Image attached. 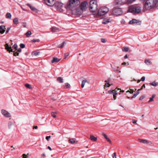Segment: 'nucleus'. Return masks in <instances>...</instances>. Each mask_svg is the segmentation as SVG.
<instances>
[{
	"mask_svg": "<svg viewBox=\"0 0 158 158\" xmlns=\"http://www.w3.org/2000/svg\"><path fill=\"white\" fill-rule=\"evenodd\" d=\"M111 22V20L110 19H104L103 20V21L102 22V23L103 24H106L108 23H109Z\"/></svg>",
	"mask_w": 158,
	"mask_h": 158,
	"instance_id": "20",
	"label": "nucleus"
},
{
	"mask_svg": "<svg viewBox=\"0 0 158 158\" xmlns=\"http://www.w3.org/2000/svg\"><path fill=\"white\" fill-rule=\"evenodd\" d=\"M1 113L5 117L8 118L11 116V114L4 109L2 110Z\"/></svg>",
	"mask_w": 158,
	"mask_h": 158,
	"instance_id": "9",
	"label": "nucleus"
},
{
	"mask_svg": "<svg viewBox=\"0 0 158 158\" xmlns=\"http://www.w3.org/2000/svg\"><path fill=\"white\" fill-rule=\"evenodd\" d=\"M101 41H102V42L103 43H104L106 42V40L104 39H101Z\"/></svg>",
	"mask_w": 158,
	"mask_h": 158,
	"instance_id": "51",
	"label": "nucleus"
},
{
	"mask_svg": "<svg viewBox=\"0 0 158 158\" xmlns=\"http://www.w3.org/2000/svg\"><path fill=\"white\" fill-rule=\"evenodd\" d=\"M25 86L26 87L29 89H31L32 88L31 86L30 85L28 84H25Z\"/></svg>",
	"mask_w": 158,
	"mask_h": 158,
	"instance_id": "37",
	"label": "nucleus"
},
{
	"mask_svg": "<svg viewBox=\"0 0 158 158\" xmlns=\"http://www.w3.org/2000/svg\"><path fill=\"white\" fill-rule=\"evenodd\" d=\"M65 44V42L64 41V42H63L61 44L59 45L58 46L57 48H62Z\"/></svg>",
	"mask_w": 158,
	"mask_h": 158,
	"instance_id": "35",
	"label": "nucleus"
},
{
	"mask_svg": "<svg viewBox=\"0 0 158 158\" xmlns=\"http://www.w3.org/2000/svg\"><path fill=\"white\" fill-rule=\"evenodd\" d=\"M150 85L154 86H156L158 85V83L154 81L151 83Z\"/></svg>",
	"mask_w": 158,
	"mask_h": 158,
	"instance_id": "32",
	"label": "nucleus"
},
{
	"mask_svg": "<svg viewBox=\"0 0 158 158\" xmlns=\"http://www.w3.org/2000/svg\"><path fill=\"white\" fill-rule=\"evenodd\" d=\"M80 3L79 0H69L66 7L67 9L72 11H74L76 10V7Z\"/></svg>",
	"mask_w": 158,
	"mask_h": 158,
	"instance_id": "1",
	"label": "nucleus"
},
{
	"mask_svg": "<svg viewBox=\"0 0 158 158\" xmlns=\"http://www.w3.org/2000/svg\"><path fill=\"white\" fill-rule=\"evenodd\" d=\"M32 34L31 32L30 31H28L25 34V35L27 37H29Z\"/></svg>",
	"mask_w": 158,
	"mask_h": 158,
	"instance_id": "33",
	"label": "nucleus"
},
{
	"mask_svg": "<svg viewBox=\"0 0 158 158\" xmlns=\"http://www.w3.org/2000/svg\"><path fill=\"white\" fill-rule=\"evenodd\" d=\"M137 95L136 94H134L133 96L131 98V99H132L133 98H135Z\"/></svg>",
	"mask_w": 158,
	"mask_h": 158,
	"instance_id": "44",
	"label": "nucleus"
},
{
	"mask_svg": "<svg viewBox=\"0 0 158 158\" xmlns=\"http://www.w3.org/2000/svg\"><path fill=\"white\" fill-rule=\"evenodd\" d=\"M45 3L47 5L51 6L54 5L55 0H44Z\"/></svg>",
	"mask_w": 158,
	"mask_h": 158,
	"instance_id": "11",
	"label": "nucleus"
},
{
	"mask_svg": "<svg viewBox=\"0 0 158 158\" xmlns=\"http://www.w3.org/2000/svg\"><path fill=\"white\" fill-rule=\"evenodd\" d=\"M112 90H110L109 91H108V93H109V94H111V93H112Z\"/></svg>",
	"mask_w": 158,
	"mask_h": 158,
	"instance_id": "62",
	"label": "nucleus"
},
{
	"mask_svg": "<svg viewBox=\"0 0 158 158\" xmlns=\"http://www.w3.org/2000/svg\"><path fill=\"white\" fill-rule=\"evenodd\" d=\"M20 46L21 48H24L25 47V45L22 44H20Z\"/></svg>",
	"mask_w": 158,
	"mask_h": 158,
	"instance_id": "42",
	"label": "nucleus"
},
{
	"mask_svg": "<svg viewBox=\"0 0 158 158\" xmlns=\"http://www.w3.org/2000/svg\"><path fill=\"white\" fill-rule=\"evenodd\" d=\"M126 62H123L122 64L123 65H126Z\"/></svg>",
	"mask_w": 158,
	"mask_h": 158,
	"instance_id": "64",
	"label": "nucleus"
},
{
	"mask_svg": "<svg viewBox=\"0 0 158 158\" xmlns=\"http://www.w3.org/2000/svg\"><path fill=\"white\" fill-rule=\"evenodd\" d=\"M127 57H128V56H127V55H126L124 56V58H125V59H127Z\"/></svg>",
	"mask_w": 158,
	"mask_h": 158,
	"instance_id": "60",
	"label": "nucleus"
},
{
	"mask_svg": "<svg viewBox=\"0 0 158 158\" xmlns=\"http://www.w3.org/2000/svg\"><path fill=\"white\" fill-rule=\"evenodd\" d=\"M41 156H45V153H43V154H42Z\"/></svg>",
	"mask_w": 158,
	"mask_h": 158,
	"instance_id": "63",
	"label": "nucleus"
},
{
	"mask_svg": "<svg viewBox=\"0 0 158 158\" xmlns=\"http://www.w3.org/2000/svg\"><path fill=\"white\" fill-rule=\"evenodd\" d=\"M97 1L96 0H91L89 2V9L90 11L94 12L98 9Z\"/></svg>",
	"mask_w": 158,
	"mask_h": 158,
	"instance_id": "3",
	"label": "nucleus"
},
{
	"mask_svg": "<svg viewBox=\"0 0 158 158\" xmlns=\"http://www.w3.org/2000/svg\"><path fill=\"white\" fill-rule=\"evenodd\" d=\"M52 115L54 118H56V115L54 114V112H52Z\"/></svg>",
	"mask_w": 158,
	"mask_h": 158,
	"instance_id": "46",
	"label": "nucleus"
},
{
	"mask_svg": "<svg viewBox=\"0 0 158 158\" xmlns=\"http://www.w3.org/2000/svg\"><path fill=\"white\" fill-rule=\"evenodd\" d=\"M54 5L58 11L61 12L62 10V7L63 5L62 3L59 2H57L55 3Z\"/></svg>",
	"mask_w": 158,
	"mask_h": 158,
	"instance_id": "8",
	"label": "nucleus"
},
{
	"mask_svg": "<svg viewBox=\"0 0 158 158\" xmlns=\"http://www.w3.org/2000/svg\"><path fill=\"white\" fill-rule=\"evenodd\" d=\"M137 122V120L135 119H133L132 120V123H133L135 124Z\"/></svg>",
	"mask_w": 158,
	"mask_h": 158,
	"instance_id": "50",
	"label": "nucleus"
},
{
	"mask_svg": "<svg viewBox=\"0 0 158 158\" xmlns=\"http://www.w3.org/2000/svg\"><path fill=\"white\" fill-rule=\"evenodd\" d=\"M28 155V154L27 155H26L25 154H23L22 155V156H23V158H27L28 156L27 155Z\"/></svg>",
	"mask_w": 158,
	"mask_h": 158,
	"instance_id": "41",
	"label": "nucleus"
},
{
	"mask_svg": "<svg viewBox=\"0 0 158 158\" xmlns=\"http://www.w3.org/2000/svg\"><path fill=\"white\" fill-rule=\"evenodd\" d=\"M39 52L38 51H34L32 53V55L33 56H37L39 55Z\"/></svg>",
	"mask_w": 158,
	"mask_h": 158,
	"instance_id": "27",
	"label": "nucleus"
},
{
	"mask_svg": "<svg viewBox=\"0 0 158 158\" xmlns=\"http://www.w3.org/2000/svg\"><path fill=\"white\" fill-rule=\"evenodd\" d=\"M129 24H137L140 25L141 23V21H139L135 19H133L132 20H130L129 22Z\"/></svg>",
	"mask_w": 158,
	"mask_h": 158,
	"instance_id": "12",
	"label": "nucleus"
},
{
	"mask_svg": "<svg viewBox=\"0 0 158 158\" xmlns=\"http://www.w3.org/2000/svg\"><path fill=\"white\" fill-rule=\"evenodd\" d=\"M157 1L156 0H147L144 4V8L146 10H150L156 7Z\"/></svg>",
	"mask_w": 158,
	"mask_h": 158,
	"instance_id": "2",
	"label": "nucleus"
},
{
	"mask_svg": "<svg viewBox=\"0 0 158 158\" xmlns=\"http://www.w3.org/2000/svg\"><path fill=\"white\" fill-rule=\"evenodd\" d=\"M86 83L89 84V82L86 79H85L82 81L81 85V87L82 88H83L84 87V85Z\"/></svg>",
	"mask_w": 158,
	"mask_h": 158,
	"instance_id": "16",
	"label": "nucleus"
},
{
	"mask_svg": "<svg viewBox=\"0 0 158 158\" xmlns=\"http://www.w3.org/2000/svg\"><path fill=\"white\" fill-rule=\"evenodd\" d=\"M145 63L147 65H150L152 64L151 62L148 59L145 60Z\"/></svg>",
	"mask_w": 158,
	"mask_h": 158,
	"instance_id": "28",
	"label": "nucleus"
},
{
	"mask_svg": "<svg viewBox=\"0 0 158 158\" xmlns=\"http://www.w3.org/2000/svg\"><path fill=\"white\" fill-rule=\"evenodd\" d=\"M5 46V49L7 50L9 52H14L17 49V45L16 44H15L12 46V48L10 47H9V45L7 44H6Z\"/></svg>",
	"mask_w": 158,
	"mask_h": 158,
	"instance_id": "6",
	"label": "nucleus"
},
{
	"mask_svg": "<svg viewBox=\"0 0 158 158\" xmlns=\"http://www.w3.org/2000/svg\"><path fill=\"white\" fill-rule=\"evenodd\" d=\"M38 128V127L37 126H35L33 127V129H37Z\"/></svg>",
	"mask_w": 158,
	"mask_h": 158,
	"instance_id": "57",
	"label": "nucleus"
},
{
	"mask_svg": "<svg viewBox=\"0 0 158 158\" xmlns=\"http://www.w3.org/2000/svg\"><path fill=\"white\" fill-rule=\"evenodd\" d=\"M6 29V28L5 26H0V33L2 34H3L5 32Z\"/></svg>",
	"mask_w": 158,
	"mask_h": 158,
	"instance_id": "14",
	"label": "nucleus"
},
{
	"mask_svg": "<svg viewBox=\"0 0 158 158\" xmlns=\"http://www.w3.org/2000/svg\"><path fill=\"white\" fill-rule=\"evenodd\" d=\"M52 31L54 32H57L59 31V29L56 27H53L52 28Z\"/></svg>",
	"mask_w": 158,
	"mask_h": 158,
	"instance_id": "21",
	"label": "nucleus"
},
{
	"mask_svg": "<svg viewBox=\"0 0 158 158\" xmlns=\"http://www.w3.org/2000/svg\"><path fill=\"white\" fill-rule=\"evenodd\" d=\"M123 12V10L120 8H115L112 11V14L114 15H119Z\"/></svg>",
	"mask_w": 158,
	"mask_h": 158,
	"instance_id": "7",
	"label": "nucleus"
},
{
	"mask_svg": "<svg viewBox=\"0 0 158 158\" xmlns=\"http://www.w3.org/2000/svg\"><path fill=\"white\" fill-rule=\"evenodd\" d=\"M102 135L108 142H109L110 143H111V142L110 140L109 139V138L104 133H103Z\"/></svg>",
	"mask_w": 158,
	"mask_h": 158,
	"instance_id": "19",
	"label": "nucleus"
},
{
	"mask_svg": "<svg viewBox=\"0 0 158 158\" xmlns=\"http://www.w3.org/2000/svg\"><path fill=\"white\" fill-rule=\"evenodd\" d=\"M90 139L91 140L94 141H96L97 139V138L95 137L93 135H91Z\"/></svg>",
	"mask_w": 158,
	"mask_h": 158,
	"instance_id": "31",
	"label": "nucleus"
},
{
	"mask_svg": "<svg viewBox=\"0 0 158 158\" xmlns=\"http://www.w3.org/2000/svg\"><path fill=\"white\" fill-rule=\"evenodd\" d=\"M51 138V136H47L46 137V139L47 140H48L49 139Z\"/></svg>",
	"mask_w": 158,
	"mask_h": 158,
	"instance_id": "52",
	"label": "nucleus"
},
{
	"mask_svg": "<svg viewBox=\"0 0 158 158\" xmlns=\"http://www.w3.org/2000/svg\"><path fill=\"white\" fill-rule=\"evenodd\" d=\"M112 92L113 94V97H116L115 95L117 94V92L115 90H112Z\"/></svg>",
	"mask_w": 158,
	"mask_h": 158,
	"instance_id": "36",
	"label": "nucleus"
},
{
	"mask_svg": "<svg viewBox=\"0 0 158 158\" xmlns=\"http://www.w3.org/2000/svg\"><path fill=\"white\" fill-rule=\"evenodd\" d=\"M10 27H8L7 28V30L6 31V34H7V33L10 30Z\"/></svg>",
	"mask_w": 158,
	"mask_h": 158,
	"instance_id": "45",
	"label": "nucleus"
},
{
	"mask_svg": "<svg viewBox=\"0 0 158 158\" xmlns=\"http://www.w3.org/2000/svg\"><path fill=\"white\" fill-rule=\"evenodd\" d=\"M113 158H116V153L115 152L113 153Z\"/></svg>",
	"mask_w": 158,
	"mask_h": 158,
	"instance_id": "43",
	"label": "nucleus"
},
{
	"mask_svg": "<svg viewBox=\"0 0 158 158\" xmlns=\"http://www.w3.org/2000/svg\"><path fill=\"white\" fill-rule=\"evenodd\" d=\"M13 23L17 25L19 23V19L17 18H14L13 20Z\"/></svg>",
	"mask_w": 158,
	"mask_h": 158,
	"instance_id": "24",
	"label": "nucleus"
},
{
	"mask_svg": "<svg viewBox=\"0 0 158 158\" xmlns=\"http://www.w3.org/2000/svg\"><path fill=\"white\" fill-rule=\"evenodd\" d=\"M14 124L13 123L11 122H9L8 124V127L9 129L11 128L14 126Z\"/></svg>",
	"mask_w": 158,
	"mask_h": 158,
	"instance_id": "25",
	"label": "nucleus"
},
{
	"mask_svg": "<svg viewBox=\"0 0 158 158\" xmlns=\"http://www.w3.org/2000/svg\"><path fill=\"white\" fill-rule=\"evenodd\" d=\"M60 60V59H58L56 57H53V59L52 61V63H54L55 62H58Z\"/></svg>",
	"mask_w": 158,
	"mask_h": 158,
	"instance_id": "18",
	"label": "nucleus"
},
{
	"mask_svg": "<svg viewBox=\"0 0 158 158\" xmlns=\"http://www.w3.org/2000/svg\"><path fill=\"white\" fill-rule=\"evenodd\" d=\"M87 5L88 3L86 1L82 3L80 6L81 9L82 10H85L87 8Z\"/></svg>",
	"mask_w": 158,
	"mask_h": 158,
	"instance_id": "10",
	"label": "nucleus"
},
{
	"mask_svg": "<svg viewBox=\"0 0 158 158\" xmlns=\"http://www.w3.org/2000/svg\"><path fill=\"white\" fill-rule=\"evenodd\" d=\"M27 6H29L30 9L33 11L35 12H37L38 10L34 7L31 6L30 4H28Z\"/></svg>",
	"mask_w": 158,
	"mask_h": 158,
	"instance_id": "17",
	"label": "nucleus"
},
{
	"mask_svg": "<svg viewBox=\"0 0 158 158\" xmlns=\"http://www.w3.org/2000/svg\"><path fill=\"white\" fill-rule=\"evenodd\" d=\"M11 15L10 13H7L6 15V17L8 19H10L11 17Z\"/></svg>",
	"mask_w": 158,
	"mask_h": 158,
	"instance_id": "29",
	"label": "nucleus"
},
{
	"mask_svg": "<svg viewBox=\"0 0 158 158\" xmlns=\"http://www.w3.org/2000/svg\"><path fill=\"white\" fill-rule=\"evenodd\" d=\"M105 82H106V83L104 85V88H105L109 87L110 85L109 84V80H106L105 81Z\"/></svg>",
	"mask_w": 158,
	"mask_h": 158,
	"instance_id": "23",
	"label": "nucleus"
},
{
	"mask_svg": "<svg viewBox=\"0 0 158 158\" xmlns=\"http://www.w3.org/2000/svg\"><path fill=\"white\" fill-rule=\"evenodd\" d=\"M130 90H128L126 92V93L129 92L131 94H133L134 92V90L131 89H130Z\"/></svg>",
	"mask_w": 158,
	"mask_h": 158,
	"instance_id": "38",
	"label": "nucleus"
},
{
	"mask_svg": "<svg viewBox=\"0 0 158 158\" xmlns=\"http://www.w3.org/2000/svg\"><path fill=\"white\" fill-rule=\"evenodd\" d=\"M23 26L24 27H26V23H23Z\"/></svg>",
	"mask_w": 158,
	"mask_h": 158,
	"instance_id": "55",
	"label": "nucleus"
},
{
	"mask_svg": "<svg viewBox=\"0 0 158 158\" xmlns=\"http://www.w3.org/2000/svg\"><path fill=\"white\" fill-rule=\"evenodd\" d=\"M48 148L49 149L50 151H51V150H52V149L51 148V147H49V146H48Z\"/></svg>",
	"mask_w": 158,
	"mask_h": 158,
	"instance_id": "61",
	"label": "nucleus"
},
{
	"mask_svg": "<svg viewBox=\"0 0 158 158\" xmlns=\"http://www.w3.org/2000/svg\"><path fill=\"white\" fill-rule=\"evenodd\" d=\"M135 1L136 0H125V2H124L126 4H131L135 2Z\"/></svg>",
	"mask_w": 158,
	"mask_h": 158,
	"instance_id": "22",
	"label": "nucleus"
},
{
	"mask_svg": "<svg viewBox=\"0 0 158 158\" xmlns=\"http://www.w3.org/2000/svg\"><path fill=\"white\" fill-rule=\"evenodd\" d=\"M65 86L69 88L70 87V85L69 83H67L66 84Z\"/></svg>",
	"mask_w": 158,
	"mask_h": 158,
	"instance_id": "49",
	"label": "nucleus"
},
{
	"mask_svg": "<svg viewBox=\"0 0 158 158\" xmlns=\"http://www.w3.org/2000/svg\"><path fill=\"white\" fill-rule=\"evenodd\" d=\"M69 142L71 143H74L76 142L75 139H72L69 140Z\"/></svg>",
	"mask_w": 158,
	"mask_h": 158,
	"instance_id": "30",
	"label": "nucleus"
},
{
	"mask_svg": "<svg viewBox=\"0 0 158 158\" xmlns=\"http://www.w3.org/2000/svg\"><path fill=\"white\" fill-rule=\"evenodd\" d=\"M69 55V53H67L66 54H65V58H66Z\"/></svg>",
	"mask_w": 158,
	"mask_h": 158,
	"instance_id": "48",
	"label": "nucleus"
},
{
	"mask_svg": "<svg viewBox=\"0 0 158 158\" xmlns=\"http://www.w3.org/2000/svg\"><path fill=\"white\" fill-rule=\"evenodd\" d=\"M128 11L129 12L135 14H139L141 11V7L140 6H135L131 5L129 7Z\"/></svg>",
	"mask_w": 158,
	"mask_h": 158,
	"instance_id": "4",
	"label": "nucleus"
},
{
	"mask_svg": "<svg viewBox=\"0 0 158 158\" xmlns=\"http://www.w3.org/2000/svg\"><path fill=\"white\" fill-rule=\"evenodd\" d=\"M143 98H144V97H143V96H142V97H141L140 98H139V99L140 100H142V99H143Z\"/></svg>",
	"mask_w": 158,
	"mask_h": 158,
	"instance_id": "58",
	"label": "nucleus"
},
{
	"mask_svg": "<svg viewBox=\"0 0 158 158\" xmlns=\"http://www.w3.org/2000/svg\"><path fill=\"white\" fill-rule=\"evenodd\" d=\"M109 11V8L105 6L101 7L98 10V15L99 16L103 15Z\"/></svg>",
	"mask_w": 158,
	"mask_h": 158,
	"instance_id": "5",
	"label": "nucleus"
},
{
	"mask_svg": "<svg viewBox=\"0 0 158 158\" xmlns=\"http://www.w3.org/2000/svg\"><path fill=\"white\" fill-rule=\"evenodd\" d=\"M19 55V53L18 52H15L14 53L13 55L14 56H18Z\"/></svg>",
	"mask_w": 158,
	"mask_h": 158,
	"instance_id": "47",
	"label": "nucleus"
},
{
	"mask_svg": "<svg viewBox=\"0 0 158 158\" xmlns=\"http://www.w3.org/2000/svg\"><path fill=\"white\" fill-rule=\"evenodd\" d=\"M40 41V40L39 39H33L31 41L33 42H39Z\"/></svg>",
	"mask_w": 158,
	"mask_h": 158,
	"instance_id": "39",
	"label": "nucleus"
},
{
	"mask_svg": "<svg viewBox=\"0 0 158 158\" xmlns=\"http://www.w3.org/2000/svg\"><path fill=\"white\" fill-rule=\"evenodd\" d=\"M139 89L138 90L136 94L137 95H138V94H139Z\"/></svg>",
	"mask_w": 158,
	"mask_h": 158,
	"instance_id": "59",
	"label": "nucleus"
},
{
	"mask_svg": "<svg viewBox=\"0 0 158 158\" xmlns=\"http://www.w3.org/2000/svg\"><path fill=\"white\" fill-rule=\"evenodd\" d=\"M118 90H120V92H124V90H121L120 89H118Z\"/></svg>",
	"mask_w": 158,
	"mask_h": 158,
	"instance_id": "56",
	"label": "nucleus"
},
{
	"mask_svg": "<svg viewBox=\"0 0 158 158\" xmlns=\"http://www.w3.org/2000/svg\"><path fill=\"white\" fill-rule=\"evenodd\" d=\"M145 77H143L141 78V80L142 81H143L145 80Z\"/></svg>",
	"mask_w": 158,
	"mask_h": 158,
	"instance_id": "53",
	"label": "nucleus"
},
{
	"mask_svg": "<svg viewBox=\"0 0 158 158\" xmlns=\"http://www.w3.org/2000/svg\"><path fill=\"white\" fill-rule=\"evenodd\" d=\"M129 48L128 47H124L122 48V51L125 52H127L128 51Z\"/></svg>",
	"mask_w": 158,
	"mask_h": 158,
	"instance_id": "34",
	"label": "nucleus"
},
{
	"mask_svg": "<svg viewBox=\"0 0 158 158\" xmlns=\"http://www.w3.org/2000/svg\"><path fill=\"white\" fill-rule=\"evenodd\" d=\"M57 79V80L60 81V83H62L63 82V80L61 77H58Z\"/></svg>",
	"mask_w": 158,
	"mask_h": 158,
	"instance_id": "40",
	"label": "nucleus"
},
{
	"mask_svg": "<svg viewBox=\"0 0 158 158\" xmlns=\"http://www.w3.org/2000/svg\"><path fill=\"white\" fill-rule=\"evenodd\" d=\"M139 140L140 142L144 144H148L149 143H152L151 142H148L147 140H144L143 139H139Z\"/></svg>",
	"mask_w": 158,
	"mask_h": 158,
	"instance_id": "15",
	"label": "nucleus"
},
{
	"mask_svg": "<svg viewBox=\"0 0 158 158\" xmlns=\"http://www.w3.org/2000/svg\"><path fill=\"white\" fill-rule=\"evenodd\" d=\"M22 50L20 48H19L18 50H17V52H21Z\"/></svg>",
	"mask_w": 158,
	"mask_h": 158,
	"instance_id": "54",
	"label": "nucleus"
},
{
	"mask_svg": "<svg viewBox=\"0 0 158 158\" xmlns=\"http://www.w3.org/2000/svg\"><path fill=\"white\" fill-rule=\"evenodd\" d=\"M124 2H125V0H115L114 3L115 5L118 6L121 5L122 3L125 4Z\"/></svg>",
	"mask_w": 158,
	"mask_h": 158,
	"instance_id": "13",
	"label": "nucleus"
},
{
	"mask_svg": "<svg viewBox=\"0 0 158 158\" xmlns=\"http://www.w3.org/2000/svg\"><path fill=\"white\" fill-rule=\"evenodd\" d=\"M156 96L155 94H153L152 96L150 98L149 100L148 101L149 102H152L153 101V98Z\"/></svg>",
	"mask_w": 158,
	"mask_h": 158,
	"instance_id": "26",
	"label": "nucleus"
}]
</instances>
